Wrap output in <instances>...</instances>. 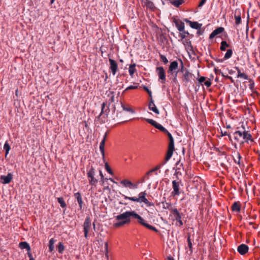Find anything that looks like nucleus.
<instances>
[{
  "instance_id": "nucleus-1",
  "label": "nucleus",
  "mask_w": 260,
  "mask_h": 260,
  "mask_svg": "<svg viewBox=\"0 0 260 260\" xmlns=\"http://www.w3.org/2000/svg\"><path fill=\"white\" fill-rule=\"evenodd\" d=\"M134 211H127L115 216V222L113 226L115 228H119L131 222V218H133Z\"/></svg>"
},
{
  "instance_id": "nucleus-2",
  "label": "nucleus",
  "mask_w": 260,
  "mask_h": 260,
  "mask_svg": "<svg viewBox=\"0 0 260 260\" xmlns=\"http://www.w3.org/2000/svg\"><path fill=\"white\" fill-rule=\"evenodd\" d=\"M147 193L146 191H142L140 192L138 194V198H136L135 197H129L124 194H122V196L124 197V199L125 200H128L131 201L136 202L138 203H145L147 207H151L153 206V204L151 202H150L146 198Z\"/></svg>"
},
{
  "instance_id": "nucleus-3",
  "label": "nucleus",
  "mask_w": 260,
  "mask_h": 260,
  "mask_svg": "<svg viewBox=\"0 0 260 260\" xmlns=\"http://www.w3.org/2000/svg\"><path fill=\"white\" fill-rule=\"evenodd\" d=\"M133 218L137 219V221L139 224L143 225L148 229L152 230L155 232H158V230L156 228L147 223L144 219L140 216L138 214H137L135 211H134Z\"/></svg>"
},
{
  "instance_id": "nucleus-4",
  "label": "nucleus",
  "mask_w": 260,
  "mask_h": 260,
  "mask_svg": "<svg viewBox=\"0 0 260 260\" xmlns=\"http://www.w3.org/2000/svg\"><path fill=\"white\" fill-rule=\"evenodd\" d=\"M181 183V180H173L172 181L173 191L171 192V194L173 196H178L182 192V190L180 188Z\"/></svg>"
},
{
  "instance_id": "nucleus-5",
  "label": "nucleus",
  "mask_w": 260,
  "mask_h": 260,
  "mask_svg": "<svg viewBox=\"0 0 260 260\" xmlns=\"http://www.w3.org/2000/svg\"><path fill=\"white\" fill-rule=\"evenodd\" d=\"M120 184L123 187L128 188L129 189H136L138 188V184L134 183L128 179H124L120 181Z\"/></svg>"
},
{
  "instance_id": "nucleus-6",
  "label": "nucleus",
  "mask_w": 260,
  "mask_h": 260,
  "mask_svg": "<svg viewBox=\"0 0 260 260\" xmlns=\"http://www.w3.org/2000/svg\"><path fill=\"white\" fill-rule=\"evenodd\" d=\"M170 210L172 211L174 219L178 223H176V225L179 226H181L183 225V223L182 220V216L181 214L179 213L178 210L176 208H171Z\"/></svg>"
},
{
  "instance_id": "nucleus-7",
  "label": "nucleus",
  "mask_w": 260,
  "mask_h": 260,
  "mask_svg": "<svg viewBox=\"0 0 260 260\" xmlns=\"http://www.w3.org/2000/svg\"><path fill=\"white\" fill-rule=\"evenodd\" d=\"M156 71L158 76V80L161 83H165L166 76L164 68L162 67H158L156 68Z\"/></svg>"
},
{
  "instance_id": "nucleus-8",
  "label": "nucleus",
  "mask_w": 260,
  "mask_h": 260,
  "mask_svg": "<svg viewBox=\"0 0 260 260\" xmlns=\"http://www.w3.org/2000/svg\"><path fill=\"white\" fill-rule=\"evenodd\" d=\"M173 22L175 24L176 27L180 32H183L185 34H188L187 32H185L184 31V23L183 22L175 17H173Z\"/></svg>"
},
{
  "instance_id": "nucleus-9",
  "label": "nucleus",
  "mask_w": 260,
  "mask_h": 260,
  "mask_svg": "<svg viewBox=\"0 0 260 260\" xmlns=\"http://www.w3.org/2000/svg\"><path fill=\"white\" fill-rule=\"evenodd\" d=\"M144 119H145L149 123H150L151 125H152L155 128H156L157 129L160 130V131L164 133H165L168 131L162 125H161L160 124L156 122L155 121H154L153 119H148V118H144Z\"/></svg>"
},
{
  "instance_id": "nucleus-10",
  "label": "nucleus",
  "mask_w": 260,
  "mask_h": 260,
  "mask_svg": "<svg viewBox=\"0 0 260 260\" xmlns=\"http://www.w3.org/2000/svg\"><path fill=\"white\" fill-rule=\"evenodd\" d=\"M90 227V218L87 217L84 222L83 224V232L84 233V236L85 238H87L88 233L89 232V230Z\"/></svg>"
},
{
  "instance_id": "nucleus-11",
  "label": "nucleus",
  "mask_w": 260,
  "mask_h": 260,
  "mask_svg": "<svg viewBox=\"0 0 260 260\" xmlns=\"http://www.w3.org/2000/svg\"><path fill=\"white\" fill-rule=\"evenodd\" d=\"M178 68V62L176 60L172 61L169 67L168 73L171 75H173L175 71H179Z\"/></svg>"
},
{
  "instance_id": "nucleus-12",
  "label": "nucleus",
  "mask_w": 260,
  "mask_h": 260,
  "mask_svg": "<svg viewBox=\"0 0 260 260\" xmlns=\"http://www.w3.org/2000/svg\"><path fill=\"white\" fill-rule=\"evenodd\" d=\"M174 150V145H169L168 150L165 157V160L162 162V165H164L172 156Z\"/></svg>"
},
{
  "instance_id": "nucleus-13",
  "label": "nucleus",
  "mask_w": 260,
  "mask_h": 260,
  "mask_svg": "<svg viewBox=\"0 0 260 260\" xmlns=\"http://www.w3.org/2000/svg\"><path fill=\"white\" fill-rule=\"evenodd\" d=\"M110 69L111 70L113 75H115L117 72L118 65L117 62L113 59L109 58Z\"/></svg>"
},
{
  "instance_id": "nucleus-14",
  "label": "nucleus",
  "mask_w": 260,
  "mask_h": 260,
  "mask_svg": "<svg viewBox=\"0 0 260 260\" xmlns=\"http://www.w3.org/2000/svg\"><path fill=\"white\" fill-rule=\"evenodd\" d=\"M107 136V133H106L103 137V139L102 140L100 144V150L102 155L103 158L104 159L105 158V142L106 140V138Z\"/></svg>"
},
{
  "instance_id": "nucleus-15",
  "label": "nucleus",
  "mask_w": 260,
  "mask_h": 260,
  "mask_svg": "<svg viewBox=\"0 0 260 260\" xmlns=\"http://www.w3.org/2000/svg\"><path fill=\"white\" fill-rule=\"evenodd\" d=\"M0 178L3 184H8L12 180L13 175L11 173H8L7 176L1 175Z\"/></svg>"
},
{
  "instance_id": "nucleus-16",
  "label": "nucleus",
  "mask_w": 260,
  "mask_h": 260,
  "mask_svg": "<svg viewBox=\"0 0 260 260\" xmlns=\"http://www.w3.org/2000/svg\"><path fill=\"white\" fill-rule=\"evenodd\" d=\"M237 251L240 254L244 255L248 252V247L245 244H240L237 248Z\"/></svg>"
},
{
  "instance_id": "nucleus-17",
  "label": "nucleus",
  "mask_w": 260,
  "mask_h": 260,
  "mask_svg": "<svg viewBox=\"0 0 260 260\" xmlns=\"http://www.w3.org/2000/svg\"><path fill=\"white\" fill-rule=\"evenodd\" d=\"M184 21L186 22L187 23H188L190 26L192 28L196 29H200L201 28L202 24L199 23L198 22H192L188 20L187 19H185Z\"/></svg>"
},
{
  "instance_id": "nucleus-18",
  "label": "nucleus",
  "mask_w": 260,
  "mask_h": 260,
  "mask_svg": "<svg viewBox=\"0 0 260 260\" xmlns=\"http://www.w3.org/2000/svg\"><path fill=\"white\" fill-rule=\"evenodd\" d=\"M224 31V28L222 27H218L214 30L209 36V39H212L217 35L221 34Z\"/></svg>"
},
{
  "instance_id": "nucleus-19",
  "label": "nucleus",
  "mask_w": 260,
  "mask_h": 260,
  "mask_svg": "<svg viewBox=\"0 0 260 260\" xmlns=\"http://www.w3.org/2000/svg\"><path fill=\"white\" fill-rule=\"evenodd\" d=\"M148 108L150 110L153 111L155 114H158L159 113V110L155 106L154 103V101L152 100V98H151L150 101L149 102Z\"/></svg>"
},
{
  "instance_id": "nucleus-20",
  "label": "nucleus",
  "mask_w": 260,
  "mask_h": 260,
  "mask_svg": "<svg viewBox=\"0 0 260 260\" xmlns=\"http://www.w3.org/2000/svg\"><path fill=\"white\" fill-rule=\"evenodd\" d=\"M192 78V74L188 71V70H185V73L183 75V81L185 83H188Z\"/></svg>"
},
{
  "instance_id": "nucleus-21",
  "label": "nucleus",
  "mask_w": 260,
  "mask_h": 260,
  "mask_svg": "<svg viewBox=\"0 0 260 260\" xmlns=\"http://www.w3.org/2000/svg\"><path fill=\"white\" fill-rule=\"evenodd\" d=\"M242 135V139L245 140L246 142L248 143V141H250L251 142L253 141L252 136L248 131H244L243 132Z\"/></svg>"
},
{
  "instance_id": "nucleus-22",
  "label": "nucleus",
  "mask_w": 260,
  "mask_h": 260,
  "mask_svg": "<svg viewBox=\"0 0 260 260\" xmlns=\"http://www.w3.org/2000/svg\"><path fill=\"white\" fill-rule=\"evenodd\" d=\"M74 196L79 205L80 210L82 208L83 201L81 194L79 192H76L74 194Z\"/></svg>"
},
{
  "instance_id": "nucleus-23",
  "label": "nucleus",
  "mask_w": 260,
  "mask_h": 260,
  "mask_svg": "<svg viewBox=\"0 0 260 260\" xmlns=\"http://www.w3.org/2000/svg\"><path fill=\"white\" fill-rule=\"evenodd\" d=\"M185 49L189 56H190L191 54H194V51L190 41L187 43V44L185 47Z\"/></svg>"
},
{
  "instance_id": "nucleus-24",
  "label": "nucleus",
  "mask_w": 260,
  "mask_h": 260,
  "mask_svg": "<svg viewBox=\"0 0 260 260\" xmlns=\"http://www.w3.org/2000/svg\"><path fill=\"white\" fill-rule=\"evenodd\" d=\"M19 247L22 249H25L27 250V252L30 251L31 250L29 244L27 242H21L19 244Z\"/></svg>"
},
{
  "instance_id": "nucleus-25",
  "label": "nucleus",
  "mask_w": 260,
  "mask_h": 260,
  "mask_svg": "<svg viewBox=\"0 0 260 260\" xmlns=\"http://www.w3.org/2000/svg\"><path fill=\"white\" fill-rule=\"evenodd\" d=\"M89 182L90 185L95 186L98 182V180L94 177V176H88Z\"/></svg>"
},
{
  "instance_id": "nucleus-26",
  "label": "nucleus",
  "mask_w": 260,
  "mask_h": 260,
  "mask_svg": "<svg viewBox=\"0 0 260 260\" xmlns=\"http://www.w3.org/2000/svg\"><path fill=\"white\" fill-rule=\"evenodd\" d=\"M242 133H243V132H241V131H236L234 133V139L238 141L240 140V138H242V135H243Z\"/></svg>"
},
{
  "instance_id": "nucleus-27",
  "label": "nucleus",
  "mask_w": 260,
  "mask_h": 260,
  "mask_svg": "<svg viewBox=\"0 0 260 260\" xmlns=\"http://www.w3.org/2000/svg\"><path fill=\"white\" fill-rule=\"evenodd\" d=\"M232 210L233 211L239 212L241 210L240 206L237 202H235L232 205Z\"/></svg>"
},
{
  "instance_id": "nucleus-28",
  "label": "nucleus",
  "mask_w": 260,
  "mask_h": 260,
  "mask_svg": "<svg viewBox=\"0 0 260 260\" xmlns=\"http://www.w3.org/2000/svg\"><path fill=\"white\" fill-rule=\"evenodd\" d=\"M237 159H234V161L235 163H237L238 165H239V167L242 168V167H244V165H242L241 163V156L240 154V153L239 152H237Z\"/></svg>"
},
{
  "instance_id": "nucleus-29",
  "label": "nucleus",
  "mask_w": 260,
  "mask_h": 260,
  "mask_svg": "<svg viewBox=\"0 0 260 260\" xmlns=\"http://www.w3.org/2000/svg\"><path fill=\"white\" fill-rule=\"evenodd\" d=\"M135 67H136L135 63L130 65L129 69H128V72H129V74L130 76H133L134 73L136 71Z\"/></svg>"
},
{
  "instance_id": "nucleus-30",
  "label": "nucleus",
  "mask_w": 260,
  "mask_h": 260,
  "mask_svg": "<svg viewBox=\"0 0 260 260\" xmlns=\"http://www.w3.org/2000/svg\"><path fill=\"white\" fill-rule=\"evenodd\" d=\"M11 149L8 141H6L4 145V149L6 151L5 157H6L9 154V151Z\"/></svg>"
},
{
  "instance_id": "nucleus-31",
  "label": "nucleus",
  "mask_w": 260,
  "mask_h": 260,
  "mask_svg": "<svg viewBox=\"0 0 260 260\" xmlns=\"http://www.w3.org/2000/svg\"><path fill=\"white\" fill-rule=\"evenodd\" d=\"M233 55V50L232 49H228L224 55L223 57L224 60H227L231 58Z\"/></svg>"
},
{
  "instance_id": "nucleus-32",
  "label": "nucleus",
  "mask_w": 260,
  "mask_h": 260,
  "mask_svg": "<svg viewBox=\"0 0 260 260\" xmlns=\"http://www.w3.org/2000/svg\"><path fill=\"white\" fill-rule=\"evenodd\" d=\"M54 242H55V240H54V239L53 238H51L49 240V241L48 247H49V251H50V252L54 250Z\"/></svg>"
},
{
  "instance_id": "nucleus-33",
  "label": "nucleus",
  "mask_w": 260,
  "mask_h": 260,
  "mask_svg": "<svg viewBox=\"0 0 260 260\" xmlns=\"http://www.w3.org/2000/svg\"><path fill=\"white\" fill-rule=\"evenodd\" d=\"M165 134H166L168 135L169 139L170 142H169V145H174V139H173V136L171 134V133L169 132H168V131H167V132H166L165 133Z\"/></svg>"
},
{
  "instance_id": "nucleus-34",
  "label": "nucleus",
  "mask_w": 260,
  "mask_h": 260,
  "mask_svg": "<svg viewBox=\"0 0 260 260\" xmlns=\"http://www.w3.org/2000/svg\"><path fill=\"white\" fill-rule=\"evenodd\" d=\"M57 201L58 203L60 204V206L62 208H66L67 206V204L65 203L63 198L62 197H59L57 198Z\"/></svg>"
},
{
  "instance_id": "nucleus-35",
  "label": "nucleus",
  "mask_w": 260,
  "mask_h": 260,
  "mask_svg": "<svg viewBox=\"0 0 260 260\" xmlns=\"http://www.w3.org/2000/svg\"><path fill=\"white\" fill-rule=\"evenodd\" d=\"M145 6L147 8L151 10H153L155 8V6L153 3L149 1H147L145 4Z\"/></svg>"
},
{
  "instance_id": "nucleus-36",
  "label": "nucleus",
  "mask_w": 260,
  "mask_h": 260,
  "mask_svg": "<svg viewBox=\"0 0 260 260\" xmlns=\"http://www.w3.org/2000/svg\"><path fill=\"white\" fill-rule=\"evenodd\" d=\"M171 1V3L176 7H178L183 2V0H173Z\"/></svg>"
},
{
  "instance_id": "nucleus-37",
  "label": "nucleus",
  "mask_w": 260,
  "mask_h": 260,
  "mask_svg": "<svg viewBox=\"0 0 260 260\" xmlns=\"http://www.w3.org/2000/svg\"><path fill=\"white\" fill-rule=\"evenodd\" d=\"M163 165H162V163L160 164L159 165H158L156 166L153 169L150 170L149 172H147V175H150L152 172H156V171L158 170Z\"/></svg>"
},
{
  "instance_id": "nucleus-38",
  "label": "nucleus",
  "mask_w": 260,
  "mask_h": 260,
  "mask_svg": "<svg viewBox=\"0 0 260 260\" xmlns=\"http://www.w3.org/2000/svg\"><path fill=\"white\" fill-rule=\"evenodd\" d=\"M95 170L94 169L91 167L89 170H87V176H92L95 175Z\"/></svg>"
},
{
  "instance_id": "nucleus-39",
  "label": "nucleus",
  "mask_w": 260,
  "mask_h": 260,
  "mask_svg": "<svg viewBox=\"0 0 260 260\" xmlns=\"http://www.w3.org/2000/svg\"><path fill=\"white\" fill-rule=\"evenodd\" d=\"M229 45L226 43V41H223L221 43V46H220V50L221 51H224L226 49V48L229 47Z\"/></svg>"
},
{
  "instance_id": "nucleus-40",
  "label": "nucleus",
  "mask_w": 260,
  "mask_h": 260,
  "mask_svg": "<svg viewBox=\"0 0 260 260\" xmlns=\"http://www.w3.org/2000/svg\"><path fill=\"white\" fill-rule=\"evenodd\" d=\"M182 165L181 164L180 166V167L177 168L175 169V172L174 173V176L176 177L177 178L178 177V175H181L182 173L181 172V167H182Z\"/></svg>"
},
{
  "instance_id": "nucleus-41",
  "label": "nucleus",
  "mask_w": 260,
  "mask_h": 260,
  "mask_svg": "<svg viewBox=\"0 0 260 260\" xmlns=\"http://www.w3.org/2000/svg\"><path fill=\"white\" fill-rule=\"evenodd\" d=\"M64 249V245L61 242H59L58 245V251L59 253H62Z\"/></svg>"
},
{
  "instance_id": "nucleus-42",
  "label": "nucleus",
  "mask_w": 260,
  "mask_h": 260,
  "mask_svg": "<svg viewBox=\"0 0 260 260\" xmlns=\"http://www.w3.org/2000/svg\"><path fill=\"white\" fill-rule=\"evenodd\" d=\"M235 19L236 20V24L237 25H239L241 23V17L240 15H237L236 14L235 15Z\"/></svg>"
},
{
  "instance_id": "nucleus-43",
  "label": "nucleus",
  "mask_w": 260,
  "mask_h": 260,
  "mask_svg": "<svg viewBox=\"0 0 260 260\" xmlns=\"http://www.w3.org/2000/svg\"><path fill=\"white\" fill-rule=\"evenodd\" d=\"M237 78H241L245 80L248 79V76L244 73H240V74H238L237 76Z\"/></svg>"
},
{
  "instance_id": "nucleus-44",
  "label": "nucleus",
  "mask_w": 260,
  "mask_h": 260,
  "mask_svg": "<svg viewBox=\"0 0 260 260\" xmlns=\"http://www.w3.org/2000/svg\"><path fill=\"white\" fill-rule=\"evenodd\" d=\"M160 58L161 60L165 64L168 62V60L167 58L164 55L160 54Z\"/></svg>"
},
{
  "instance_id": "nucleus-45",
  "label": "nucleus",
  "mask_w": 260,
  "mask_h": 260,
  "mask_svg": "<svg viewBox=\"0 0 260 260\" xmlns=\"http://www.w3.org/2000/svg\"><path fill=\"white\" fill-rule=\"evenodd\" d=\"M105 169H106V171L109 174H110L111 175H113V172H112V170L110 169V168L107 162L105 163Z\"/></svg>"
},
{
  "instance_id": "nucleus-46",
  "label": "nucleus",
  "mask_w": 260,
  "mask_h": 260,
  "mask_svg": "<svg viewBox=\"0 0 260 260\" xmlns=\"http://www.w3.org/2000/svg\"><path fill=\"white\" fill-rule=\"evenodd\" d=\"M121 107L123 109V110L124 111H128V112H131L132 113H134V111L133 110H132L131 108H126L125 107V106L124 105H123L122 103H121Z\"/></svg>"
},
{
  "instance_id": "nucleus-47",
  "label": "nucleus",
  "mask_w": 260,
  "mask_h": 260,
  "mask_svg": "<svg viewBox=\"0 0 260 260\" xmlns=\"http://www.w3.org/2000/svg\"><path fill=\"white\" fill-rule=\"evenodd\" d=\"M187 243H188V246L190 249V250L191 251V252H192V243H191V239H190V236H188L187 237Z\"/></svg>"
},
{
  "instance_id": "nucleus-48",
  "label": "nucleus",
  "mask_w": 260,
  "mask_h": 260,
  "mask_svg": "<svg viewBox=\"0 0 260 260\" xmlns=\"http://www.w3.org/2000/svg\"><path fill=\"white\" fill-rule=\"evenodd\" d=\"M179 71H175L173 75H171L173 78H172V80L174 83H176L177 82V74Z\"/></svg>"
},
{
  "instance_id": "nucleus-49",
  "label": "nucleus",
  "mask_w": 260,
  "mask_h": 260,
  "mask_svg": "<svg viewBox=\"0 0 260 260\" xmlns=\"http://www.w3.org/2000/svg\"><path fill=\"white\" fill-rule=\"evenodd\" d=\"M99 174L101 177V181H102L103 183H104L105 180H108V179L104 178V175L102 173V171L101 170H99Z\"/></svg>"
},
{
  "instance_id": "nucleus-50",
  "label": "nucleus",
  "mask_w": 260,
  "mask_h": 260,
  "mask_svg": "<svg viewBox=\"0 0 260 260\" xmlns=\"http://www.w3.org/2000/svg\"><path fill=\"white\" fill-rule=\"evenodd\" d=\"M106 104L105 103V102H103L102 104V109H101V112L99 115V116H98L99 117H100L104 113V109H105V107L106 106Z\"/></svg>"
},
{
  "instance_id": "nucleus-51",
  "label": "nucleus",
  "mask_w": 260,
  "mask_h": 260,
  "mask_svg": "<svg viewBox=\"0 0 260 260\" xmlns=\"http://www.w3.org/2000/svg\"><path fill=\"white\" fill-rule=\"evenodd\" d=\"M179 61L181 62V69L180 70V72L184 73H185V70H186L187 69H185L184 68L183 63L182 60L181 59H179Z\"/></svg>"
},
{
  "instance_id": "nucleus-52",
  "label": "nucleus",
  "mask_w": 260,
  "mask_h": 260,
  "mask_svg": "<svg viewBox=\"0 0 260 260\" xmlns=\"http://www.w3.org/2000/svg\"><path fill=\"white\" fill-rule=\"evenodd\" d=\"M108 242H106L105 243V253H106V254L107 255L108 254Z\"/></svg>"
},
{
  "instance_id": "nucleus-53",
  "label": "nucleus",
  "mask_w": 260,
  "mask_h": 260,
  "mask_svg": "<svg viewBox=\"0 0 260 260\" xmlns=\"http://www.w3.org/2000/svg\"><path fill=\"white\" fill-rule=\"evenodd\" d=\"M27 255L29 258V260H35L34 258L32 256L31 253L30 252V251L27 252Z\"/></svg>"
},
{
  "instance_id": "nucleus-54",
  "label": "nucleus",
  "mask_w": 260,
  "mask_h": 260,
  "mask_svg": "<svg viewBox=\"0 0 260 260\" xmlns=\"http://www.w3.org/2000/svg\"><path fill=\"white\" fill-rule=\"evenodd\" d=\"M204 84L205 86H206L207 87H209L211 86V83L210 81H205L204 82Z\"/></svg>"
},
{
  "instance_id": "nucleus-55",
  "label": "nucleus",
  "mask_w": 260,
  "mask_h": 260,
  "mask_svg": "<svg viewBox=\"0 0 260 260\" xmlns=\"http://www.w3.org/2000/svg\"><path fill=\"white\" fill-rule=\"evenodd\" d=\"M144 89L148 92L150 96H152V92L147 87H144Z\"/></svg>"
},
{
  "instance_id": "nucleus-56",
  "label": "nucleus",
  "mask_w": 260,
  "mask_h": 260,
  "mask_svg": "<svg viewBox=\"0 0 260 260\" xmlns=\"http://www.w3.org/2000/svg\"><path fill=\"white\" fill-rule=\"evenodd\" d=\"M199 82L200 83H202L205 81V78L204 77H201L199 80Z\"/></svg>"
},
{
  "instance_id": "nucleus-57",
  "label": "nucleus",
  "mask_w": 260,
  "mask_h": 260,
  "mask_svg": "<svg viewBox=\"0 0 260 260\" xmlns=\"http://www.w3.org/2000/svg\"><path fill=\"white\" fill-rule=\"evenodd\" d=\"M206 1L207 0H201V1L200 2V3L198 6L199 7H202L205 4Z\"/></svg>"
},
{
  "instance_id": "nucleus-58",
  "label": "nucleus",
  "mask_w": 260,
  "mask_h": 260,
  "mask_svg": "<svg viewBox=\"0 0 260 260\" xmlns=\"http://www.w3.org/2000/svg\"><path fill=\"white\" fill-rule=\"evenodd\" d=\"M254 87V82H251L249 85V87L251 90H253V88Z\"/></svg>"
},
{
  "instance_id": "nucleus-59",
  "label": "nucleus",
  "mask_w": 260,
  "mask_h": 260,
  "mask_svg": "<svg viewBox=\"0 0 260 260\" xmlns=\"http://www.w3.org/2000/svg\"><path fill=\"white\" fill-rule=\"evenodd\" d=\"M170 206H171V204H169V203H166V204H165V205H164L163 208H164V209H169L170 210V209H170V208H169V207H170Z\"/></svg>"
},
{
  "instance_id": "nucleus-60",
  "label": "nucleus",
  "mask_w": 260,
  "mask_h": 260,
  "mask_svg": "<svg viewBox=\"0 0 260 260\" xmlns=\"http://www.w3.org/2000/svg\"><path fill=\"white\" fill-rule=\"evenodd\" d=\"M137 88V86H133V85H131V86H128L126 90H128V89H136Z\"/></svg>"
},
{
  "instance_id": "nucleus-61",
  "label": "nucleus",
  "mask_w": 260,
  "mask_h": 260,
  "mask_svg": "<svg viewBox=\"0 0 260 260\" xmlns=\"http://www.w3.org/2000/svg\"><path fill=\"white\" fill-rule=\"evenodd\" d=\"M235 69L237 71L238 74H240V73H242L241 72V70H240V69H239V67H236L235 68Z\"/></svg>"
},
{
  "instance_id": "nucleus-62",
  "label": "nucleus",
  "mask_w": 260,
  "mask_h": 260,
  "mask_svg": "<svg viewBox=\"0 0 260 260\" xmlns=\"http://www.w3.org/2000/svg\"><path fill=\"white\" fill-rule=\"evenodd\" d=\"M111 182H112L113 183H115V184H117V182L115 181L114 179H113L112 178H109V179Z\"/></svg>"
},
{
  "instance_id": "nucleus-63",
  "label": "nucleus",
  "mask_w": 260,
  "mask_h": 260,
  "mask_svg": "<svg viewBox=\"0 0 260 260\" xmlns=\"http://www.w3.org/2000/svg\"><path fill=\"white\" fill-rule=\"evenodd\" d=\"M111 102H113L114 100V96L112 95L110 98Z\"/></svg>"
},
{
  "instance_id": "nucleus-64",
  "label": "nucleus",
  "mask_w": 260,
  "mask_h": 260,
  "mask_svg": "<svg viewBox=\"0 0 260 260\" xmlns=\"http://www.w3.org/2000/svg\"><path fill=\"white\" fill-rule=\"evenodd\" d=\"M168 260H174V258L172 257H168Z\"/></svg>"
}]
</instances>
